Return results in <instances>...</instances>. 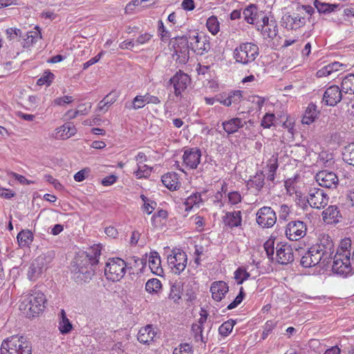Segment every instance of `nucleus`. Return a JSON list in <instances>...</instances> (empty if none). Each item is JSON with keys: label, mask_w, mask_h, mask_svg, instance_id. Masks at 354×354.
<instances>
[{"label": "nucleus", "mask_w": 354, "mask_h": 354, "mask_svg": "<svg viewBox=\"0 0 354 354\" xmlns=\"http://www.w3.org/2000/svg\"><path fill=\"white\" fill-rule=\"evenodd\" d=\"M39 38H41V33L37 31H30L24 34L22 39L21 45L24 48H29L35 44Z\"/></svg>", "instance_id": "cd10ccee"}, {"label": "nucleus", "mask_w": 354, "mask_h": 354, "mask_svg": "<svg viewBox=\"0 0 354 354\" xmlns=\"http://www.w3.org/2000/svg\"><path fill=\"white\" fill-rule=\"evenodd\" d=\"M294 248L298 252L299 256H301V265L304 268H310L317 265L319 266L320 258L319 252L320 246L313 245L308 248L304 253L302 252L303 248L297 246V243L294 244Z\"/></svg>", "instance_id": "0eeeda50"}, {"label": "nucleus", "mask_w": 354, "mask_h": 354, "mask_svg": "<svg viewBox=\"0 0 354 354\" xmlns=\"http://www.w3.org/2000/svg\"><path fill=\"white\" fill-rule=\"evenodd\" d=\"M275 326L276 323L272 320H269L266 323L262 333L263 339H265L268 336V335L272 331Z\"/></svg>", "instance_id": "13d9d810"}, {"label": "nucleus", "mask_w": 354, "mask_h": 354, "mask_svg": "<svg viewBox=\"0 0 354 354\" xmlns=\"http://www.w3.org/2000/svg\"><path fill=\"white\" fill-rule=\"evenodd\" d=\"M162 288V283L158 279H151L145 284V289L149 293H157Z\"/></svg>", "instance_id": "79ce46f5"}, {"label": "nucleus", "mask_w": 354, "mask_h": 354, "mask_svg": "<svg viewBox=\"0 0 354 354\" xmlns=\"http://www.w3.org/2000/svg\"><path fill=\"white\" fill-rule=\"evenodd\" d=\"M152 168L145 164H138L135 174L138 178H147L151 173Z\"/></svg>", "instance_id": "49530a36"}, {"label": "nucleus", "mask_w": 354, "mask_h": 354, "mask_svg": "<svg viewBox=\"0 0 354 354\" xmlns=\"http://www.w3.org/2000/svg\"><path fill=\"white\" fill-rule=\"evenodd\" d=\"M193 350L192 346L188 344H181L179 349L176 348L173 354H192Z\"/></svg>", "instance_id": "bf43d9fd"}, {"label": "nucleus", "mask_w": 354, "mask_h": 354, "mask_svg": "<svg viewBox=\"0 0 354 354\" xmlns=\"http://www.w3.org/2000/svg\"><path fill=\"white\" fill-rule=\"evenodd\" d=\"M322 216L324 221L328 223H337L342 218L338 207L336 205H330L322 212Z\"/></svg>", "instance_id": "4be33fe9"}, {"label": "nucleus", "mask_w": 354, "mask_h": 354, "mask_svg": "<svg viewBox=\"0 0 354 354\" xmlns=\"http://www.w3.org/2000/svg\"><path fill=\"white\" fill-rule=\"evenodd\" d=\"M228 290L227 284L223 281H214L210 287L212 299L216 301H221Z\"/></svg>", "instance_id": "6ab92c4d"}, {"label": "nucleus", "mask_w": 354, "mask_h": 354, "mask_svg": "<svg viewBox=\"0 0 354 354\" xmlns=\"http://www.w3.org/2000/svg\"><path fill=\"white\" fill-rule=\"evenodd\" d=\"M56 130L57 134L60 133L59 137L62 139H67L76 133V129L71 123H65Z\"/></svg>", "instance_id": "7c9ffc66"}, {"label": "nucleus", "mask_w": 354, "mask_h": 354, "mask_svg": "<svg viewBox=\"0 0 354 354\" xmlns=\"http://www.w3.org/2000/svg\"><path fill=\"white\" fill-rule=\"evenodd\" d=\"M334 252V249H331V246H328V248H324L319 252L320 263L319 267L324 268L328 266V265L330 263L333 254Z\"/></svg>", "instance_id": "473e14b6"}, {"label": "nucleus", "mask_w": 354, "mask_h": 354, "mask_svg": "<svg viewBox=\"0 0 354 354\" xmlns=\"http://www.w3.org/2000/svg\"><path fill=\"white\" fill-rule=\"evenodd\" d=\"M275 118V115L273 113H266L261 122V125L263 128H270L272 125H274V120Z\"/></svg>", "instance_id": "603ef678"}, {"label": "nucleus", "mask_w": 354, "mask_h": 354, "mask_svg": "<svg viewBox=\"0 0 354 354\" xmlns=\"http://www.w3.org/2000/svg\"><path fill=\"white\" fill-rule=\"evenodd\" d=\"M306 225L301 221H292L289 222L286 227L285 234L290 241H298L306 234Z\"/></svg>", "instance_id": "9b49d317"}, {"label": "nucleus", "mask_w": 354, "mask_h": 354, "mask_svg": "<svg viewBox=\"0 0 354 354\" xmlns=\"http://www.w3.org/2000/svg\"><path fill=\"white\" fill-rule=\"evenodd\" d=\"M243 15L247 23L250 24H254L258 16L257 6L254 4L249 5L244 9Z\"/></svg>", "instance_id": "2f4dec72"}, {"label": "nucleus", "mask_w": 354, "mask_h": 354, "mask_svg": "<svg viewBox=\"0 0 354 354\" xmlns=\"http://www.w3.org/2000/svg\"><path fill=\"white\" fill-rule=\"evenodd\" d=\"M274 241L268 240L263 245L264 249L266 252V254L269 259H273V255L274 252Z\"/></svg>", "instance_id": "4d7b16f0"}, {"label": "nucleus", "mask_w": 354, "mask_h": 354, "mask_svg": "<svg viewBox=\"0 0 354 354\" xmlns=\"http://www.w3.org/2000/svg\"><path fill=\"white\" fill-rule=\"evenodd\" d=\"M127 268V265L123 259H109L106 263L104 274L108 280L118 281L124 276Z\"/></svg>", "instance_id": "423d86ee"}, {"label": "nucleus", "mask_w": 354, "mask_h": 354, "mask_svg": "<svg viewBox=\"0 0 354 354\" xmlns=\"http://www.w3.org/2000/svg\"><path fill=\"white\" fill-rule=\"evenodd\" d=\"M223 222L225 225L231 229L241 225L242 214L241 211L227 212L223 217Z\"/></svg>", "instance_id": "aec40b11"}, {"label": "nucleus", "mask_w": 354, "mask_h": 354, "mask_svg": "<svg viewBox=\"0 0 354 354\" xmlns=\"http://www.w3.org/2000/svg\"><path fill=\"white\" fill-rule=\"evenodd\" d=\"M242 94L241 91H234L228 93L227 96L221 102V104L230 106L232 104H238L241 102Z\"/></svg>", "instance_id": "72a5a7b5"}, {"label": "nucleus", "mask_w": 354, "mask_h": 354, "mask_svg": "<svg viewBox=\"0 0 354 354\" xmlns=\"http://www.w3.org/2000/svg\"><path fill=\"white\" fill-rule=\"evenodd\" d=\"M290 213V208L287 205H281L279 210V218L286 220Z\"/></svg>", "instance_id": "774afa93"}, {"label": "nucleus", "mask_w": 354, "mask_h": 354, "mask_svg": "<svg viewBox=\"0 0 354 354\" xmlns=\"http://www.w3.org/2000/svg\"><path fill=\"white\" fill-rule=\"evenodd\" d=\"M155 335L156 333L154 332L152 326L151 325H147V326L140 329L138 334V340L140 343L149 344L150 342L153 341Z\"/></svg>", "instance_id": "393cba45"}, {"label": "nucleus", "mask_w": 354, "mask_h": 354, "mask_svg": "<svg viewBox=\"0 0 354 354\" xmlns=\"http://www.w3.org/2000/svg\"><path fill=\"white\" fill-rule=\"evenodd\" d=\"M315 179L317 183L324 187L335 189L338 185V178L333 171L322 170L317 173Z\"/></svg>", "instance_id": "4468645a"}, {"label": "nucleus", "mask_w": 354, "mask_h": 354, "mask_svg": "<svg viewBox=\"0 0 354 354\" xmlns=\"http://www.w3.org/2000/svg\"><path fill=\"white\" fill-rule=\"evenodd\" d=\"M201 157V151L198 148L187 149L183 156V164L189 169H196L200 163Z\"/></svg>", "instance_id": "a211bd4d"}, {"label": "nucleus", "mask_w": 354, "mask_h": 354, "mask_svg": "<svg viewBox=\"0 0 354 354\" xmlns=\"http://www.w3.org/2000/svg\"><path fill=\"white\" fill-rule=\"evenodd\" d=\"M73 101L72 96L65 95L57 97L54 100V104L58 106H62L65 104H69Z\"/></svg>", "instance_id": "e2e57ef3"}, {"label": "nucleus", "mask_w": 354, "mask_h": 354, "mask_svg": "<svg viewBox=\"0 0 354 354\" xmlns=\"http://www.w3.org/2000/svg\"><path fill=\"white\" fill-rule=\"evenodd\" d=\"M182 290V285L180 282L174 283L171 286L168 298L174 301V303H178L179 300L181 299Z\"/></svg>", "instance_id": "c9c22d12"}, {"label": "nucleus", "mask_w": 354, "mask_h": 354, "mask_svg": "<svg viewBox=\"0 0 354 354\" xmlns=\"http://www.w3.org/2000/svg\"><path fill=\"white\" fill-rule=\"evenodd\" d=\"M1 354H31V346L23 337L12 336L3 341Z\"/></svg>", "instance_id": "7ed1b4c3"}, {"label": "nucleus", "mask_w": 354, "mask_h": 354, "mask_svg": "<svg viewBox=\"0 0 354 354\" xmlns=\"http://www.w3.org/2000/svg\"><path fill=\"white\" fill-rule=\"evenodd\" d=\"M264 174L262 171L257 172L256 175L250 180L251 186L260 190L264 185Z\"/></svg>", "instance_id": "a18cd8bd"}, {"label": "nucleus", "mask_w": 354, "mask_h": 354, "mask_svg": "<svg viewBox=\"0 0 354 354\" xmlns=\"http://www.w3.org/2000/svg\"><path fill=\"white\" fill-rule=\"evenodd\" d=\"M305 16H301L299 13L284 15L282 17V26L288 30H296L303 27L306 24Z\"/></svg>", "instance_id": "f3484780"}, {"label": "nucleus", "mask_w": 354, "mask_h": 354, "mask_svg": "<svg viewBox=\"0 0 354 354\" xmlns=\"http://www.w3.org/2000/svg\"><path fill=\"white\" fill-rule=\"evenodd\" d=\"M202 201L201 194L200 193H195L189 196L184 203L185 206V211H189L194 205L199 204Z\"/></svg>", "instance_id": "a19ab883"}, {"label": "nucleus", "mask_w": 354, "mask_h": 354, "mask_svg": "<svg viewBox=\"0 0 354 354\" xmlns=\"http://www.w3.org/2000/svg\"><path fill=\"white\" fill-rule=\"evenodd\" d=\"M317 114L318 112L316 110V106L314 104H310L305 111L301 122L306 124L313 123L317 118Z\"/></svg>", "instance_id": "c756f323"}, {"label": "nucleus", "mask_w": 354, "mask_h": 354, "mask_svg": "<svg viewBox=\"0 0 354 354\" xmlns=\"http://www.w3.org/2000/svg\"><path fill=\"white\" fill-rule=\"evenodd\" d=\"M329 197L325 192L317 187H310L308 191L307 202L315 209L324 208L328 203Z\"/></svg>", "instance_id": "1a4fd4ad"}, {"label": "nucleus", "mask_w": 354, "mask_h": 354, "mask_svg": "<svg viewBox=\"0 0 354 354\" xmlns=\"http://www.w3.org/2000/svg\"><path fill=\"white\" fill-rule=\"evenodd\" d=\"M44 178L47 182L53 185L55 189L59 190L63 189L62 185L57 179L54 178L51 175H45Z\"/></svg>", "instance_id": "0e129e2a"}, {"label": "nucleus", "mask_w": 354, "mask_h": 354, "mask_svg": "<svg viewBox=\"0 0 354 354\" xmlns=\"http://www.w3.org/2000/svg\"><path fill=\"white\" fill-rule=\"evenodd\" d=\"M172 252L173 254H170L167 257L168 264L175 274H180L187 266V254L180 250H178L176 252L174 250Z\"/></svg>", "instance_id": "9d476101"}, {"label": "nucleus", "mask_w": 354, "mask_h": 354, "mask_svg": "<svg viewBox=\"0 0 354 354\" xmlns=\"http://www.w3.org/2000/svg\"><path fill=\"white\" fill-rule=\"evenodd\" d=\"M151 38V35L149 33L140 35L135 41L136 45L144 44L148 42Z\"/></svg>", "instance_id": "69168bd1"}, {"label": "nucleus", "mask_w": 354, "mask_h": 354, "mask_svg": "<svg viewBox=\"0 0 354 354\" xmlns=\"http://www.w3.org/2000/svg\"><path fill=\"white\" fill-rule=\"evenodd\" d=\"M192 334L196 342H201L202 343L206 344L208 341L207 337L203 336V327L200 326L199 324H193L192 325Z\"/></svg>", "instance_id": "58836bf2"}, {"label": "nucleus", "mask_w": 354, "mask_h": 354, "mask_svg": "<svg viewBox=\"0 0 354 354\" xmlns=\"http://www.w3.org/2000/svg\"><path fill=\"white\" fill-rule=\"evenodd\" d=\"M206 26L212 35L217 34L219 31V22L217 17L215 16L209 17L206 22Z\"/></svg>", "instance_id": "c03bdc74"}, {"label": "nucleus", "mask_w": 354, "mask_h": 354, "mask_svg": "<svg viewBox=\"0 0 354 354\" xmlns=\"http://www.w3.org/2000/svg\"><path fill=\"white\" fill-rule=\"evenodd\" d=\"M191 79L187 74L179 71L169 80V82L173 86L174 94L178 97L185 91Z\"/></svg>", "instance_id": "ddd939ff"}, {"label": "nucleus", "mask_w": 354, "mask_h": 354, "mask_svg": "<svg viewBox=\"0 0 354 354\" xmlns=\"http://www.w3.org/2000/svg\"><path fill=\"white\" fill-rule=\"evenodd\" d=\"M6 34L7 39L10 41L14 40L17 38L21 39V37H24L21 30L17 28H8L6 30Z\"/></svg>", "instance_id": "8fccbe9b"}, {"label": "nucleus", "mask_w": 354, "mask_h": 354, "mask_svg": "<svg viewBox=\"0 0 354 354\" xmlns=\"http://www.w3.org/2000/svg\"><path fill=\"white\" fill-rule=\"evenodd\" d=\"M192 40H194V46L196 50H198V53L203 54L204 52H208L210 49V44L209 41H201L197 33L192 35Z\"/></svg>", "instance_id": "4c0bfd02"}, {"label": "nucleus", "mask_w": 354, "mask_h": 354, "mask_svg": "<svg viewBox=\"0 0 354 354\" xmlns=\"http://www.w3.org/2000/svg\"><path fill=\"white\" fill-rule=\"evenodd\" d=\"M60 320L59 322V330L63 334L66 335L69 333L73 329V325L66 317V312L62 309L60 312Z\"/></svg>", "instance_id": "c85d7f7f"}, {"label": "nucleus", "mask_w": 354, "mask_h": 354, "mask_svg": "<svg viewBox=\"0 0 354 354\" xmlns=\"http://www.w3.org/2000/svg\"><path fill=\"white\" fill-rule=\"evenodd\" d=\"M351 253L344 251L342 253H336L333 258L332 266L333 271L339 275L347 276L352 271L350 259Z\"/></svg>", "instance_id": "6e6552de"}, {"label": "nucleus", "mask_w": 354, "mask_h": 354, "mask_svg": "<svg viewBox=\"0 0 354 354\" xmlns=\"http://www.w3.org/2000/svg\"><path fill=\"white\" fill-rule=\"evenodd\" d=\"M245 293L243 291V287H241L239 295L236 297L234 301L227 306V308L228 310H232L236 308L239 304H240L242 302Z\"/></svg>", "instance_id": "864d4df0"}, {"label": "nucleus", "mask_w": 354, "mask_h": 354, "mask_svg": "<svg viewBox=\"0 0 354 354\" xmlns=\"http://www.w3.org/2000/svg\"><path fill=\"white\" fill-rule=\"evenodd\" d=\"M316 246H320L319 249L322 250L324 248H328L331 246V249H334V243L333 240L328 235H324L320 240V243L315 245Z\"/></svg>", "instance_id": "5fc2aeb1"}, {"label": "nucleus", "mask_w": 354, "mask_h": 354, "mask_svg": "<svg viewBox=\"0 0 354 354\" xmlns=\"http://www.w3.org/2000/svg\"><path fill=\"white\" fill-rule=\"evenodd\" d=\"M147 1V0H133L127 5L125 10L127 12L129 10H133V8L137 6L145 7V6L143 5V3Z\"/></svg>", "instance_id": "680f3d73"}, {"label": "nucleus", "mask_w": 354, "mask_h": 354, "mask_svg": "<svg viewBox=\"0 0 354 354\" xmlns=\"http://www.w3.org/2000/svg\"><path fill=\"white\" fill-rule=\"evenodd\" d=\"M228 199L232 205H236L241 201V196L238 192H231L228 194Z\"/></svg>", "instance_id": "052dcab7"}, {"label": "nucleus", "mask_w": 354, "mask_h": 354, "mask_svg": "<svg viewBox=\"0 0 354 354\" xmlns=\"http://www.w3.org/2000/svg\"><path fill=\"white\" fill-rule=\"evenodd\" d=\"M156 206V203L153 201H150L149 203H144L143 209L147 214H150L155 209Z\"/></svg>", "instance_id": "338daca9"}, {"label": "nucleus", "mask_w": 354, "mask_h": 354, "mask_svg": "<svg viewBox=\"0 0 354 354\" xmlns=\"http://www.w3.org/2000/svg\"><path fill=\"white\" fill-rule=\"evenodd\" d=\"M172 41L175 54L177 56V60L180 64H185L189 58V49H194V43H189V39L192 40V33L187 35L178 36L174 38Z\"/></svg>", "instance_id": "39448f33"}, {"label": "nucleus", "mask_w": 354, "mask_h": 354, "mask_svg": "<svg viewBox=\"0 0 354 354\" xmlns=\"http://www.w3.org/2000/svg\"><path fill=\"white\" fill-rule=\"evenodd\" d=\"M341 88L346 93L354 94V74L351 73L344 77Z\"/></svg>", "instance_id": "f704fd0d"}, {"label": "nucleus", "mask_w": 354, "mask_h": 354, "mask_svg": "<svg viewBox=\"0 0 354 354\" xmlns=\"http://www.w3.org/2000/svg\"><path fill=\"white\" fill-rule=\"evenodd\" d=\"M33 234L29 230H23L21 232H19L17 236L19 245L21 248L29 247L30 245L33 241Z\"/></svg>", "instance_id": "bb28decb"}, {"label": "nucleus", "mask_w": 354, "mask_h": 354, "mask_svg": "<svg viewBox=\"0 0 354 354\" xmlns=\"http://www.w3.org/2000/svg\"><path fill=\"white\" fill-rule=\"evenodd\" d=\"M277 261L279 263L286 265L292 262L295 259V254L291 245L279 243L276 246Z\"/></svg>", "instance_id": "2eb2a0df"}, {"label": "nucleus", "mask_w": 354, "mask_h": 354, "mask_svg": "<svg viewBox=\"0 0 354 354\" xmlns=\"http://www.w3.org/2000/svg\"><path fill=\"white\" fill-rule=\"evenodd\" d=\"M268 167L269 168V172L276 173V171L279 167L278 165V154L272 155L269 159Z\"/></svg>", "instance_id": "6e6d98bb"}, {"label": "nucleus", "mask_w": 354, "mask_h": 354, "mask_svg": "<svg viewBox=\"0 0 354 354\" xmlns=\"http://www.w3.org/2000/svg\"><path fill=\"white\" fill-rule=\"evenodd\" d=\"M250 274L245 269L239 268L234 272V279L236 280L239 285L242 284L244 281L250 277Z\"/></svg>", "instance_id": "de8ad7c7"}, {"label": "nucleus", "mask_w": 354, "mask_h": 354, "mask_svg": "<svg viewBox=\"0 0 354 354\" xmlns=\"http://www.w3.org/2000/svg\"><path fill=\"white\" fill-rule=\"evenodd\" d=\"M44 271V262L42 259H35L30 266L28 271V277L30 280H35Z\"/></svg>", "instance_id": "b1692460"}, {"label": "nucleus", "mask_w": 354, "mask_h": 354, "mask_svg": "<svg viewBox=\"0 0 354 354\" xmlns=\"http://www.w3.org/2000/svg\"><path fill=\"white\" fill-rule=\"evenodd\" d=\"M46 302V299L43 292L33 291L22 299L19 308L26 317L28 318L35 317L44 310Z\"/></svg>", "instance_id": "f03ea898"}, {"label": "nucleus", "mask_w": 354, "mask_h": 354, "mask_svg": "<svg viewBox=\"0 0 354 354\" xmlns=\"http://www.w3.org/2000/svg\"><path fill=\"white\" fill-rule=\"evenodd\" d=\"M246 124L241 118H234L222 123L223 129L228 134L236 132L239 129L242 128Z\"/></svg>", "instance_id": "412c9836"}, {"label": "nucleus", "mask_w": 354, "mask_h": 354, "mask_svg": "<svg viewBox=\"0 0 354 354\" xmlns=\"http://www.w3.org/2000/svg\"><path fill=\"white\" fill-rule=\"evenodd\" d=\"M147 104L146 97L145 95L136 96L132 102V108L135 110L143 108Z\"/></svg>", "instance_id": "3c124183"}, {"label": "nucleus", "mask_w": 354, "mask_h": 354, "mask_svg": "<svg viewBox=\"0 0 354 354\" xmlns=\"http://www.w3.org/2000/svg\"><path fill=\"white\" fill-rule=\"evenodd\" d=\"M55 75L53 73L49 71H46L44 72L41 77L38 79L37 84L39 86H42L44 84H46L49 86L50 83L53 82Z\"/></svg>", "instance_id": "09e8293b"}, {"label": "nucleus", "mask_w": 354, "mask_h": 354, "mask_svg": "<svg viewBox=\"0 0 354 354\" xmlns=\"http://www.w3.org/2000/svg\"><path fill=\"white\" fill-rule=\"evenodd\" d=\"M342 156L343 160L346 163L354 166V142H351L344 147Z\"/></svg>", "instance_id": "ea45409f"}, {"label": "nucleus", "mask_w": 354, "mask_h": 354, "mask_svg": "<svg viewBox=\"0 0 354 354\" xmlns=\"http://www.w3.org/2000/svg\"><path fill=\"white\" fill-rule=\"evenodd\" d=\"M277 221L275 212L270 207L264 206L257 213V223L262 227H271Z\"/></svg>", "instance_id": "f8f14e48"}, {"label": "nucleus", "mask_w": 354, "mask_h": 354, "mask_svg": "<svg viewBox=\"0 0 354 354\" xmlns=\"http://www.w3.org/2000/svg\"><path fill=\"white\" fill-rule=\"evenodd\" d=\"M342 88L337 85L327 88L323 95L322 102L327 106H334L342 99Z\"/></svg>", "instance_id": "dca6fc26"}, {"label": "nucleus", "mask_w": 354, "mask_h": 354, "mask_svg": "<svg viewBox=\"0 0 354 354\" xmlns=\"http://www.w3.org/2000/svg\"><path fill=\"white\" fill-rule=\"evenodd\" d=\"M314 6L319 13L328 14L335 11V10L338 8L339 5L323 3L319 0H315L314 1Z\"/></svg>", "instance_id": "e433bc0d"}, {"label": "nucleus", "mask_w": 354, "mask_h": 354, "mask_svg": "<svg viewBox=\"0 0 354 354\" xmlns=\"http://www.w3.org/2000/svg\"><path fill=\"white\" fill-rule=\"evenodd\" d=\"M163 185L169 190H176L179 188L178 176L174 172H169L161 178Z\"/></svg>", "instance_id": "5701e85b"}, {"label": "nucleus", "mask_w": 354, "mask_h": 354, "mask_svg": "<svg viewBox=\"0 0 354 354\" xmlns=\"http://www.w3.org/2000/svg\"><path fill=\"white\" fill-rule=\"evenodd\" d=\"M259 54L258 46L252 42L241 44L234 50V58L236 62L247 65L255 60Z\"/></svg>", "instance_id": "20e7f679"}, {"label": "nucleus", "mask_w": 354, "mask_h": 354, "mask_svg": "<svg viewBox=\"0 0 354 354\" xmlns=\"http://www.w3.org/2000/svg\"><path fill=\"white\" fill-rule=\"evenodd\" d=\"M101 250L100 245H93L76 259L74 275L78 281L86 282L91 279L99 263Z\"/></svg>", "instance_id": "f257e3e1"}, {"label": "nucleus", "mask_w": 354, "mask_h": 354, "mask_svg": "<svg viewBox=\"0 0 354 354\" xmlns=\"http://www.w3.org/2000/svg\"><path fill=\"white\" fill-rule=\"evenodd\" d=\"M236 322L233 319H229L223 323L218 328V333L223 337L227 336L232 330Z\"/></svg>", "instance_id": "37998d69"}, {"label": "nucleus", "mask_w": 354, "mask_h": 354, "mask_svg": "<svg viewBox=\"0 0 354 354\" xmlns=\"http://www.w3.org/2000/svg\"><path fill=\"white\" fill-rule=\"evenodd\" d=\"M149 266L153 274L160 275L162 272L160 267V258L157 252H152L149 257Z\"/></svg>", "instance_id": "a878e982"}]
</instances>
